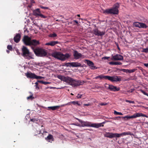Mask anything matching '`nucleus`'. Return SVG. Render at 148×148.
I'll return each instance as SVG.
<instances>
[{"label": "nucleus", "mask_w": 148, "mask_h": 148, "mask_svg": "<svg viewBox=\"0 0 148 148\" xmlns=\"http://www.w3.org/2000/svg\"><path fill=\"white\" fill-rule=\"evenodd\" d=\"M77 119L79 121L81 124V126L82 127H95L98 128L100 127H103V124L105 123L104 122H103L100 123H91V122L88 121H82L77 118Z\"/></svg>", "instance_id": "7ed1b4c3"}, {"label": "nucleus", "mask_w": 148, "mask_h": 148, "mask_svg": "<svg viewBox=\"0 0 148 148\" xmlns=\"http://www.w3.org/2000/svg\"><path fill=\"white\" fill-rule=\"evenodd\" d=\"M87 130H89L90 131L92 130L91 129H88Z\"/></svg>", "instance_id": "bf43d9fd"}, {"label": "nucleus", "mask_w": 148, "mask_h": 148, "mask_svg": "<svg viewBox=\"0 0 148 148\" xmlns=\"http://www.w3.org/2000/svg\"><path fill=\"white\" fill-rule=\"evenodd\" d=\"M85 61L86 62V63L89 66L91 69L95 70L97 69V68L94 65V64L93 62L88 60H85Z\"/></svg>", "instance_id": "ddd939ff"}, {"label": "nucleus", "mask_w": 148, "mask_h": 148, "mask_svg": "<svg viewBox=\"0 0 148 148\" xmlns=\"http://www.w3.org/2000/svg\"><path fill=\"white\" fill-rule=\"evenodd\" d=\"M71 55L69 53L64 54L60 52H55L52 54V56L62 61H64L69 58Z\"/></svg>", "instance_id": "20e7f679"}, {"label": "nucleus", "mask_w": 148, "mask_h": 148, "mask_svg": "<svg viewBox=\"0 0 148 148\" xmlns=\"http://www.w3.org/2000/svg\"><path fill=\"white\" fill-rule=\"evenodd\" d=\"M33 15H34L37 17H38L41 14V12L39 9H37L33 11Z\"/></svg>", "instance_id": "412c9836"}, {"label": "nucleus", "mask_w": 148, "mask_h": 148, "mask_svg": "<svg viewBox=\"0 0 148 148\" xmlns=\"http://www.w3.org/2000/svg\"><path fill=\"white\" fill-rule=\"evenodd\" d=\"M134 89H131V90H130L128 92H132L134 90Z\"/></svg>", "instance_id": "3c124183"}, {"label": "nucleus", "mask_w": 148, "mask_h": 148, "mask_svg": "<svg viewBox=\"0 0 148 148\" xmlns=\"http://www.w3.org/2000/svg\"><path fill=\"white\" fill-rule=\"evenodd\" d=\"M141 92L144 95L147 96L148 97V94L143 90H142Z\"/></svg>", "instance_id": "f704fd0d"}, {"label": "nucleus", "mask_w": 148, "mask_h": 148, "mask_svg": "<svg viewBox=\"0 0 148 148\" xmlns=\"http://www.w3.org/2000/svg\"><path fill=\"white\" fill-rule=\"evenodd\" d=\"M110 57H104L102 58V59L106 60L108 59H109Z\"/></svg>", "instance_id": "37998d69"}, {"label": "nucleus", "mask_w": 148, "mask_h": 148, "mask_svg": "<svg viewBox=\"0 0 148 148\" xmlns=\"http://www.w3.org/2000/svg\"><path fill=\"white\" fill-rule=\"evenodd\" d=\"M82 95L80 94H78L77 95V98L78 99L81 98H82Z\"/></svg>", "instance_id": "ea45409f"}, {"label": "nucleus", "mask_w": 148, "mask_h": 148, "mask_svg": "<svg viewBox=\"0 0 148 148\" xmlns=\"http://www.w3.org/2000/svg\"><path fill=\"white\" fill-rule=\"evenodd\" d=\"M57 36V35L56 34L54 33L53 34H50L49 35V36L50 37L54 38Z\"/></svg>", "instance_id": "cd10ccee"}, {"label": "nucleus", "mask_w": 148, "mask_h": 148, "mask_svg": "<svg viewBox=\"0 0 148 148\" xmlns=\"http://www.w3.org/2000/svg\"><path fill=\"white\" fill-rule=\"evenodd\" d=\"M120 77L117 76L112 77L107 76V80H108L112 82H120L121 81V79Z\"/></svg>", "instance_id": "9d476101"}, {"label": "nucleus", "mask_w": 148, "mask_h": 148, "mask_svg": "<svg viewBox=\"0 0 148 148\" xmlns=\"http://www.w3.org/2000/svg\"><path fill=\"white\" fill-rule=\"evenodd\" d=\"M71 103L74 105H77L79 106H80L81 105V104L79 103L78 101H73L71 102Z\"/></svg>", "instance_id": "bb28decb"}, {"label": "nucleus", "mask_w": 148, "mask_h": 148, "mask_svg": "<svg viewBox=\"0 0 148 148\" xmlns=\"http://www.w3.org/2000/svg\"><path fill=\"white\" fill-rule=\"evenodd\" d=\"M32 49L33 50L36 55L38 57H43L47 55V52L46 51L41 48H34V47H31Z\"/></svg>", "instance_id": "0eeeda50"}, {"label": "nucleus", "mask_w": 148, "mask_h": 148, "mask_svg": "<svg viewBox=\"0 0 148 148\" xmlns=\"http://www.w3.org/2000/svg\"><path fill=\"white\" fill-rule=\"evenodd\" d=\"M125 102H127V103H135V102L134 101L128 100H125Z\"/></svg>", "instance_id": "c9c22d12"}, {"label": "nucleus", "mask_w": 148, "mask_h": 148, "mask_svg": "<svg viewBox=\"0 0 148 148\" xmlns=\"http://www.w3.org/2000/svg\"><path fill=\"white\" fill-rule=\"evenodd\" d=\"M45 139L47 140H49V141L51 143L52 141L54 140V138H53V136L50 134H49L48 136L45 138Z\"/></svg>", "instance_id": "5701e85b"}, {"label": "nucleus", "mask_w": 148, "mask_h": 148, "mask_svg": "<svg viewBox=\"0 0 148 148\" xmlns=\"http://www.w3.org/2000/svg\"><path fill=\"white\" fill-rule=\"evenodd\" d=\"M90 103H88V104H84V106H90Z\"/></svg>", "instance_id": "49530a36"}, {"label": "nucleus", "mask_w": 148, "mask_h": 148, "mask_svg": "<svg viewBox=\"0 0 148 148\" xmlns=\"http://www.w3.org/2000/svg\"><path fill=\"white\" fill-rule=\"evenodd\" d=\"M144 65L147 67H148V63H145L144 64Z\"/></svg>", "instance_id": "09e8293b"}, {"label": "nucleus", "mask_w": 148, "mask_h": 148, "mask_svg": "<svg viewBox=\"0 0 148 148\" xmlns=\"http://www.w3.org/2000/svg\"><path fill=\"white\" fill-rule=\"evenodd\" d=\"M23 41L25 45L26 46L35 47L39 44V41L36 39L31 40V38L27 36H24Z\"/></svg>", "instance_id": "f03ea898"}, {"label": "nucleus", "mask_w": 148, "mask_h": 148, "mask_svg": "<svg viewBox=\"0 0 148 148\" xmlns=\"http://www.w3.org/2000/svg\"><path fill=\"white\" fill-rule=\"evenodd\" d=\"M142 52H145L146 53H148V48H146L142 49Z\"/></svg>", "instance_id": "c85d7f7f"}, {"label": "nucleus", "mask_w": 148, "mask_h": 148, "mask_svg": "<svg viewBox=\"0 0 148 148\" xmlns=\"http://www.w3.org/2000/svg\"><path fill=\"white\" fill-rule=\"evenodd\" d=\"M107 105V103H101L100 104V105L101 106H105V105Z\"/></svg>", "instance_id": "a18cd8bd"}, {"label": "nucleus", "mask_w": 148, "mask_h": 148, "mask_svg": "<svg viewBox=\"0 0 148 148\" xmlns=\"http://www.w3.org/2000/svg\"><path fill=\"white\" fill-rule=\"evenodd\" d=\"M40 16L42 18H46L47 17L46 16L40 13V15L39 16Z\"/></svg>", "instance_id": "2f4dec72"}, {"label": "nucleus", "mask_w": 148, "mask_h": 148, "mask_svg": "<svg viewBox=\"0 0 148 148\" xmlns=\"http://www.w3.org/2000/svg\"><path fill=\"white\" fill-rule=\"evenodd\" d=\"M56 21H58V20H57Z\"/></svg>", "instance_id": "e2e57ef3"}, {"label": "nucleus", "mask_w": 148, "mask_h": 148, "mask_svg": "<svg viewBox=\"0 0 148 148\" xmlns=\"http://www.w3.org/2000/svg\"><path fill=\"white\" fill-rule=\"evenodd\" d=\"M111 60L113 61L122 60H123V58L122 56L118 54L112 56Z\"/></svg>", "instance_id": "9b49d317"}, {"label": "nucleus", "mask_w": 148, "mask_h": 148, "mask_svg": "<svg viewBox=\"0 0 148 148\" xmlns=\"http://www.w3.org/2000/svg\"><path fill=\"white\" fill-rule=\"evenodd\" d=\"M71 66L72 67H82V64L77 62H71Z\"/></svg>", "instance_id": "6ab92c4d"}, {"label": "nucleus", "mask_w": 148, "mask_h": 148, "mask_svg": "<svg viewBox=\"0 0 148 148\" xmlns=\"http://www.w3.org/2000/svg\"><path fill=\"white\" fill-rule=\"evenodd\" d=\"M93 32L94 34L95 35L98 36H100L101 37H102L105 33V31L101 32L97 29L94 30Z\"/></svg>", "instance_id": "4468645a"}, {"label": "nucleus", "mask_w": 148, "mask_h": 148, "mask_svg": "<svg viewBox=\"0 0 148 148\" xmlns=\"http://www.w3.org/2000/svg\"><path fill=\"white\" fill-rule=\"evenodd\" d=\"M119 118H121V116H119Z\"/></svg>", "instance_id": "0e129e2a"}, {"label": "nucleus", "mask_w": 148, "mask_h": 148, "mask_svg": "<svg viewBox=\"0 0 148 148\" xmlns=\"http://www.w3.org/2000/svg\"><path fill=\"white\" fill-rule=\"evenodd\" d=\"M41 8H43V9H48V7H45L43 6Z\"/></svg>", "instance_id": "603ef678"}, {"label": "nucleus", "mask_w": 148, "mask_h": 148, "mask_svg": "<svg viewBox=\"0 0 148 148\" xmlns=\"http://www.w3.org/2000/svg\"><path fill=\"white\" fill-rule=\"evenodd\" d=\"M6 52L8 53H10V51L8 50H6Z\"/></svg>", "instance_id": "5fc2aeb1"}, {"label": "nucleus", "mask_w": 148, "mask_h": 148, "mask_svg": "<svg viewBox=\"0 0 148 148\" xmlns=\"http://www.w3.org/2000/svg\"><path fill=\"white\" fill-rule=\"evenodd\" d=\"M45 132V133H47V132Z\"/></svg>", "instance_id": "680f3d73"}, {"label": "nucleus", "mask_w": 148, "mask_h": 148, "mask_svg": "<svg viewBox=\"0 0 148 148\" xmlns=\"http://www.w3.org/2000/svg\"><path fill=\"white\" fill-rule=\"evenodd\" d=\"M43 78V77H42L41 76H38L36 75V76L35 79H41Z\"/></svg>", "instance_id": "4c0bfd02"}, {"label": "nucleus", "mask_w": 148, "mask_h": 148, "mask_svg": "<svg viewBox=\"0 0 148 148\" xmlns=\"http://www.w3.org/2000/svg\"><path fill=\"white\" fill-rule=\"evenodd\" d=\"M128 69H121V71H123L124 72L128 73Z\"/></svg>", "instance_id": "58836bf2"}, {"label": "nucleus", "mask_w": 148, "mask_h": 148, "mask_svg": "<svg viewBox=\"0 0 148 148\" xmlns=\"http://www.w3.org/2000/svg\"><path fill=\"white\" fill-rule=\"evenodd\" d=\"M60 107V106H53L48 107L47 108L43 107L44 108L47 109V110H55L58 109Z\"/></svg>", "instance_id": "dca6fc26"}, {"label": "nucleus", "mask_w": 148, "mask_h": 148, "mask_svg": "<svg viewBox=\"0 0 148 148\" xmlns=\"http://www.w3.org/2000/svg\"><path fill=\"white\" fill-rule=\"evenodd\" d=\"M51 83L50 82H44L43 84H44L45 85H46V84H50Z\"/></svg>", "instance_id": "c03bdc74"}, {"label": "nucleus", "mask_w": 148, "mask_h": 148, "mask_svg": "<svg viewBox=\"0 0 148 148\" xmlns=\"http://www.w3.org/2000/svg\"><path fill=\"white\" fill-rule=\"evenodd\" d=\"M137 68H141V67H139V66H137V67H136V68L133 69H132V70H130L128 69V73H133V72H134V71H136L137 70V69H136Z\"/></svg>", "instance_id": "a878e982"}, {"label": "nucleus", "mask_w": 148, "mask_h": 148, "mask_svg": "<svg viewBox=\"0 0 148 148\" xmlns=\"http://www.w3.org/2000/svg\"><path fill=\"white\" fill-rule=\"evenodd\" d=\"M71 95H73V94H72V93H71Z\"/></svg>", "instance_id": "052dcab7"}, {"label": "nucleus", "mask_w": 148, "mask_h": 148, "mask_svg": "<svg viewBox=\"0 0 148 148\" xmlns=\"http://www.w3.org/2000/svg\"><path fill=\"white\" fill-rule=\"evenodd\" d=\"M107 76H104L103 75H101L97 77H95L94 79H100L107 80Z\"/></svg>", "instance_id": "b1692460"}, {"label": "nucleus", "mask_w": 148, "mask_h": 148, "mask_svg": "<svg viewBox=\"0 0 148 148\" xmlns=\"http://www.w3.org/2000/svg\"><path fill=\"white\" fill-rule=\"evenodd\" d=\"M140 116L145 117L146 116L141 113H136L131 116L127 115L123 117V118L125 120H127L130 119L135 118Z\"/></svg>", "instance_id": "1a4fd4ad"}, {"label": "nucleus", "mask_w": 148, "mask_h": 148, "mask_svg": "<svg viewBox=\"0 0 148 148\" xmlns=\"http://www.w3.org/2000/svg\"><path fill=\"white\" fill-rule=\"evenodd\" d=\"M108 86L107 88L108 89H109L110 91L114 92L118 91L119 90L120 88L114 86L112 85H108Z\"/></svg>", "instance_id": "2eb2a0df"}, {"label": "nucleus", "mask_w": 148, "mask_h": 148, "mask_svg": "<svg viewBox=\"0 0 148 148\" xmlns=\"http://www.w3.org/2000/svg\"><path fill=\"white\" fill-rule=\"evenodd\" d=\"M73 56L75 59H78L82 58V55L80 53H79L76 51H75L74 52Z\"/></svg>", "instance_id": "f3484780"}, {"label": "nucleus", "mask_w": 148, "mask_h": 148, "mask_svg": "<svg viewBox=\"0 0 148 148\" xmlns=\"http://www.w3.org/2000/svg\"><path fill=\"white\" fill-rule=\"evenodd\" d=\"M50 89H52V88H53V87H50Z\"/></svg>", "instance_id": "4d7b16f0"}, {"label": "nucleus", "mask_w": 148, "mask_h": 148, "mask_svg": "<svg viewBox=\"0 0 148 148\" xmlns=\"http://www.w3.org/2000/svg\"><path fill=\"white\" fill-rule=\"evenodd\" d=\"M31 121L33 122H36L38 120L36 119H31Z\"/></svg>", "instance_id": "a19ab883"}, {"label": "nucleus", "mask_w": 148, "mask_h": 148, "mask_svg": "<svg viewBox=\"0 0 148 148\" xmlns=\"http://www.w3.org/2000/svg\"><path fill=\"white\" fill-rule=\"evenodd\" d=\"M16 52H17V53H18V55H20V53L19 52H18V50H17L16 51Z\"/></svg>", "instance_id": "6e6d98bb"}, {"label": "nucleus", "mask_w": 148, "mask_h": 148, "mask_svg": "<svg viewBox=\"0 0 148 148\" xmlns=\"http://www.w3.org/2000/svg\"><path fill=\"white\" fill-rule=\"evenodd\" d=\"M37 82L40 83L41 84H44V81H39V80H38L37 81Z\"/></svg>", "instance_id": "de8ad7c7"}, {"label": "nucleus", "mask_w": 148, "mask_h": 148, "mask_svg": "<svg viewBox=\"0 0 148 148\" xmlns=\"http://www.w3.org/2000/svg\"><path fill=\"white\" fill-rule=\"evenodd\" d=\"M133 25L135 27L140 28H147L148 27L145 23L137 22H134L133 23Z\"/></svg>", "instance_id": "f8f14e48"}, {"label": "nucleus", "mask_w": 148, "mask_h": 148, "mask_svg": "<svg viewBox=\"0 0 148 148\" xmlns=\"http://www.w3.org/2000/svg\"><path fill=\"white\" fill-rule=\"evenodd\" d=\"M21 36L19 34H17L14 38V40L16 43H18L20 41Z\"/></svg>", "instance_id": "4be33fe9"}, {"label": "nucleus", "mask_w": 148, "mask_h": 148, "mask_svg": "<svg viewBox=\"0 0 148 148\" xmlns=\"http://www.w3.org/2000/svg\"><path fill=\"white\" fill-rule=\"evenodd\" d=\"M77 16L78 17H80V15H79V14H77Z\"/></svg>", "instance_id": "13d9d810"}, {"label": "nucleus", "mask_w": 148, "mask_h": 148, "mask_svg": "<svg viewBox=\"0 0 148 148\" xmlns=\"http://www.w3.org/2000/svg\"><path fill=\"white\" fill-rule=\"evenodd\" d=\"M22 55L24 58L28 60L32 59V53L29 52L28 49L25 46H23L22 49Z\"/></svg>", "instance_id": "6e6552de"}, {"label": "nucleus", "mask_w": 148, "mask_h": 148, "mask_svg": "<svg viewBox=\"0 0 148 148\" xmlns=\"http://www.w3.org/2000/svg\"><path fill=\"white\" fill-rule=\"evenodd\" d=\"M76 24H78V22L76 20H74V21Z\"/></svg>", "instance_id": "864d4df0"}, {"label": "nucleus", "mask_w": 148, "mask_h": 148, "mask_svg": "<svg viewBox=\"0 0 148 148\" xmlns=\"http://www.w3.org/2000/svg\"><path fill=\"white\" fill-rule=\"evenodd\" d=\"M109 64L110 65H121L122 64L119 62H109Z\"/></svg>", "instance_id": "393cba45"}, {"label": "nucleus", "mask_w": 148, "mask_h": 148, "mask_svg": "<svg viewBox=\"0 0 148 148\" xmlns=\"http://www.w3.org/2000/svg\"><path fill=\"white\" fill-rule=\"evenodd\" d=\"M114 113L115 115H122L123 114L121 112H118L115 110L114 112Z\"/></svg>", "instance_id": "c756f323"}, {"label": "nucleus", "mask_w": 148, "mask_h": 148, "mask_svg": "<svg viewBox=\"0 0 148 148\" xmlns=\"http://www.w3.org/2000/svg\"><path fill=\"white\" fill-rule=\"evenodd\" d=\"M36 75L35 74L31 72H27L26 74V75L27 77L32 79L35 78Z\"/></svg>", "instance_id": "aec40b11"}, {"label": "nucleus", "mask_w": 148, "mask_h": 148, "mask_svg": "<svg viewBox=\"0 0 148 148\" xmlns=\"http://www.w3.org/2000/svg\"><path fill=\"white\" fill-rule=\"evenodd\" d=\"M7 48L10 51H12V45H8L7 46Z\"/></svg>", "instance_id": "7c9ffc66"}, {"label": "nucleus", "mask_w": 148, "mask_h": 148, "mask_svg": "<svg viewBox=\"0 0 148 148\" xmlns=\"http://www.w3.org/2000/svg\"><path fill=\"white\" fill-rule=\"evenodd\" d=\"M35 84H36V88L38 89H39V88L38 87V83L37 82H36L35 83Z\"/></svg>", "instance_id": "79ce46f5"}, {"label": "nucleus", "mask_w": 148, "mask_h": 148, "mask_svg": "<svg viewBox=\"0 0 148 148\" xmlns=\"http://www.w3.org/2000/svg\"><path fill=\"white\" fill-rule=\"evenodd\" d=\"M70 63H71V62H69V63H65L64 66H71L70 65Z\"/></svg>", "instance_id": "72a5a7b5"}, {"label": "nucleus", "mask_w": 148, "mask_h": 148, "mask_svg": "<svg viewBox=\"0 0 148 148\" xmlns=\"http://www.w3.org/2000/svg\"><path fill=\"white\" fill-rule=\"evenodd\" d=\"M72 125H75L79 126V124H78L77 125L76 123H73L72 124Z\"/></svg>", "instance_id": "8fccbe9b"}, {"label": "nucleus", "mask_w": 148, "mask_h": 148, "mask_svg": "<svg viewBox=\"0 0 148 148\" xmlns=\"http://www.w3.org/2000/svg\"><path fill=\"white\" fill-rule=\"evenodd\" d=\"M71 103V102H69V103H67L66 104H63V105H61V106H60V107H63V106H66V105H70Z\"/></svg>", "instance_id": "e433bc0d"}, {"label": "nucleus", "mask_w": 148, "mask_h": 148, "mask_svg": "<svg viewBox=\"0 0 148 148\" xmlns=\"http://www.w3.org/2000/svg\"><path fill=\"white\" fill-rule=\"evenodd\" d=\"M129 135H131V133L130 132H123L121 134H117V133H114H114L108 132L105 134L104 136L105 137L111 138L114 137L119 138L121 137V136Z\"/></svg>", "instance_id": "423d86ee"}, {"label": "nucleus", "mask_w": 148, "mask_h": 148, "mask_svg": "<svg viewBox=\"0 0 148 148\" xmlns=\"http://www.w3.org/2000/svg\"><path fill=\"white\" fill-rule=\"evenodd\" d=\"M119 7V4L116 3L111 9H107L103 11V13L105 14H118L119 13L118 8Z\"/></svg>", "instance_id": "39448f33"}, {"label": "nucleus", "mask_w": 148, "mask_h": 148, "mask_svg": "<svg viewBox=\"0 0 148 148\" xmlns=\"http://www.w3.org/2000/svg\"><path fill=\"white\" fill-rule=\"evenodd\" d=\"M59 43V42L57 41H51L45 44V45L48 46H53Z\"/></svg>", "instance_id": "a211bd4d"}, {"label": "nucleus", "mask_w": 148, "mask_h": 148, "mask_svg": "<svg viewBox=\"0 0 148 148\" xmlns=\"http://www.w3.org/2000/svg\"><path fill=\"white\" fill-rule=\"evenodd\" d=\"M34 98V97L32 95H30L27 97V99L28 100L31 99L32 100Z\"/></svg>", "instance_id": "473e14b6"}, {"label": "nucleus", "mask_w": 148, "mask_h": 148, "mask_svg": "<svg viewBox=\"0 0 148 148\" xmlns=\"http://www.w3.org/2000/svg\"><path fill=\"white\" fill-rule=\"evenodd\" d=\"M58 77L62 81L68 83L73 87L79 86L84 84L83 81L75 80L70 77L59 75L58 76Z\"/></svg>", "instance_id": "f257e3e1"}]
</instances>
